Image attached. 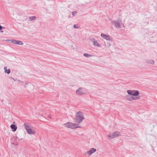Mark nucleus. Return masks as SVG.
I'll return each instance as SVG.
<instances>
[{"instance_id":"nucleus-13","label":"nucleus","mask_w":157,"mask_h":157,"mask_svg":"<svg viewBox=\"0 0 157 157\" xmlns=\"http://www.w3.org/2000/svg\"><path fill=\"white\" fill-rule=\"evenodd\" d=\"M27 133L29 134H33L34 135L35 133V131L34 130H33L30 129V130H28V131H27Z\"/></svg>"},{"instance_id":"nucleus-14","label":"nucleus","mask_w":157,"mask_h":157,"mask_svg":"<svg viewBox=\"0 0 157 157\" xmlns=\"http://www.w3.org/2000/svg\"><path fill=\"white\" fill-rule=\"evenodd\" d=\"M10 127L13 131H15L17 129V127L14 124H11L10 125Z\"/></svg>"},{"instance_id":"nucleus-19","label":"nucleus","mask_w":157,"mask_h":157,"mask_svg":"<svg viewBox=\"0 0 157 157\" xmlns=\"http://www.w3.org/2000/svg\"><path fill=\"white\" fill-rule=\"evenodd\" d=\"M83 56L86 57H91L92 56L91 55H90L87 53H84L83 54Z\"/></svg>"},{"instance_id":"nucleus-9","label":"nucleus","mask_w":157,"mask_h":157,"mask_svg":"<svg viewBox=\"0 0 157 157\" xmlns=\"http://www.w3.org/2000/svg\"><path fill=\"white\" fill-rule=\"evenodd\" d=\"M24 126L25 129L26 131H28V130H30L31 127L30 126L29 124L28 123H24Z\"/></svg>"},{"instance_id":"nucleus-12","label":"nucleus","mask_w":157,"mask_h":157,"mask_svg":"<svg viewBox=\"0 0 157 157\" xmlns=\"http://www.w3.org/2000/svg\"><path fill=\"white\" fill-rule=\"evenodd\" d=\"M7 41L9 42L10 43H12L14 44H17V40L14 39H10L7 40H6Z\"/></svg>"},{"instance_id":"nucleus-11","label":"nucleus","mask_w":157,"mask_h":157,"mask_svg":"<svg viewBox=\"0 0 157 157\" xmlns=\"http://www.w3.org/2000/svg\"><path fill=\"white\" fill-rule=\"evenodd\" d=\"M101 36L102 38L106 39V40H110V38L109 36L105 34L102 33L101 34Z\"/></svg>"},{"instance_id":"nucleus-4","label":"nucleus","mask_w":157,"mask_h":157,"mask_svg":"<svg viewBox=\"0 0 157 157\" xmlns=\"http://www.w3.org/2000/svg\"><path fill=\"white\" fill-rule=\"evenodd\" d=\"M127 92L129 95L134 97L139 96V91L136 90H128Z\"/></svg>"},{"instance_id":"nucleus-1","label":"nucleus","mask_w":157,"mask_h":157,"mask_svg":"<svg viewBox=\"0 0 157 157\" xmlns=\"http://www.w3.org/2000/svg\"><path fill=\"white\" fill-rule=\"evenodd\" d=\"M84 119V117L83 115L82 112L78 111L76 113L75 115V122L78 124L80 123Z\"/></svg>"},{"instance_id":"nucleus-21","label":"nucleus","mask_w":157,"mask_h":157,"mask_svg":"<svg viewBox=\"0 0 157 157\" xmlns=\"http://www.w3.org/2000/svg\"><path fill=\"white\" fill-rule=\"evenodd\" d=\"M10 79L11 80H13L14 81H18V80L17 79V78H16V79H14L12 77H10Z\"/></svg>"},{"instance_id":"nucleus-17","label":"nucleus","mask_w":157,"mask_h":157,"mask_svg":"<svg viewBox=\"0 0 157 157\" xmlns=\"http://www.w3.org/2000/svg\"><path fill=\"white\" fill-rule=\"evenodd\" d=\"M16 44L22 45L24 44V43L21 41L17 40Z\"/></svg>"},{"instance_id":"nucleus-10","label":"nucleus","mask_w":157,"mask_h":157,"mask_svg":"<svg viewBox=\"0 0 157 157\" xmlns=\"http://www.w3.org/2000/svg\"><path fill=\"white\" fill-rule=\"evenodd\" d=\"M96 151V149L92 148H91L90 150L87 152V154L89 156L92 153L95 152Z\"/></svg>"},{"instance_id":"nucleus-26","label":"nucleus","mask_w":157,"mask_h":157,"mask_svg":"<svg viewBox=\"0 0 157 157\" xmlns=\"http://www.w3.org/2000/svg\"><path fill=\"white\" fill-rule=\"evenodd\" d=\"M12 144H14V143H12Z\"/></svg>"},{"instance_id":"nucleus-2","label":"nucleus","mask_w":157,"mask_h":157,"mask_svg":"<svg viewBox=\"0 0 157 157\" xmlns=\"http://www.w3.org/2000/svg\"><path fill=\"white\" fill-rule=\"evenodd\" d=\"M63 126L66 127L74 129L78 128H81L80 127L78 126V124L71 122H68L64 124H63Z\"/></svg>"},{"instance_id":"nucleus-22","label":"nucleus","mask_w":157,"mask_h":157,"mask_svg":"<svg viewBox=\"0 0 157 157\" xmlns=\"http://www.w3.org/2000/svg\"><path fill=\"white\" fill-rule=\"evenodd\" d=\"M74 27L75 28H77V29H78L79 28V26H76V25H74Z\"/></svg>"},{"instance_id":"nucleus-18","label":"nucleus","mask_w":157,"mask_h":157,"mask_svg":"<svg viewBox=\"0 0 157 157\" xmlns=\"http://www.w3.org/2000/svg\"><path fill=\"white\" fill-rule=\"evenodd\" d=\"M36 18V17L35 16L30 17L29 18V20L32 21L35 20Z\"/></svg>"},{"instance_id":"nucleus-8","label":"nucleus","mask_w":157,"mask_h":157,"mask_svg":"<svg viewBox=\"0 0 157 157\" xmlns=\"http://www.w3.org/2000/svg\"><path fill=\"white\" fill-rule=\"evenodd\" d=\"M90 40L92 41L94 46H97L98 47H101V46L97 42V41L95 39L93 38L90 39Z\"/></svg>"},{"instance_id":"nucleus-6","label":"nucleus","mask_w":157,"mask_h":157,"mask_svg":"<svg viewBox=\"0 0 157 157\" xmlns=\"http://www.w3.org/2000/svg\"><path fill=\"white\" fill-rule=\"evenodd\" d=\"M121 135L120 132H115L113 133L108 135L107 136H108L110 137L111 138L113 139Z\"/></svg>"},{"instance_id":"nucleus-3","label":"nucleus","mask_w":157,"mask_h":157,"mask_svg":"<svg viewBox=\"0 0 157 157\" xmlns=\"http://www.w3.org/2000/svg\"><path fill=\"white\" fill-rule=\"evenodd\" d=\"M111 23L114 25L115 27L118 29L121 28L122 24L121 19L119 18H118L117 20L112 21Z\"/></svg>"},{"instance_id":"nucleus-20","label":"nucleus","mask_w":157,"mask_h":157,"mask_svg":"<svg viewBox=\"0 0 157 157\" xmlns=\"http://www.w3.org/2000/svg\"><path fill=\"white\" fill-rule=\"evenodd\" d=\"M77 13V12H76V11H73V12H72V15L73 16H75V15L76 14V13Z\"/></svg>"},{"instance_id":"nucleus-24","label":"nucleus","mask_w":157,"mask_h":157,"mask_svg":"<svg viewBox=\"0 0 157 157\" xmlns=\"http://www.w3.org/2000/svg\"><path fill=\"white\" fill-rule=\"evenodd\" d=\"M31 85V84H30V83H29V84H28V83H27V84H25V87H27V85Z\"/></svg>"},{"instance_id":"nucleus-5","label":"nucleus","mask_w":157,"mask_h":157,"mask_svg":"<svg viewBox=\"0 0 157 157\" xmlns=\"http://www.w3.org/2000/svg\"><path fill=\"white\" fill-rule=\"evenodd\" d=\"M140 96L134 97L131 95H128L126 96L127 99L128 101L135 100L140 99Z\"/></svg>"},{"instance_id":"nucleus-23","label":"nucleus","mask_w":157,"mask_h":157,"mask_svg":"<svg viewBox=\"0 0 157 157\" xmlns=\"http://www.w3.org/2000/svg\"><path fill=\"white\" fill-rule=\"evenodd\" d=\"M5 28L4 27H2L1 25H0V30H1L2 29H5Z\"/></svg>"},{"instance_id":"nucleus-15","label":"nucleus","mask_w":157,"mask_h":157,"mask_svg":"<svg viewBox=\"0 0 157 157\" xmlns=\"http://www.w3.org/2000/svg\"><path fill=\"white\" fill-rule=\"evenodd\" d=\"M146 62L147 63L151 64H154V61L152 59L150 60H147L146 61Z\"/></svg>"},{"instance_id":"nucleus-16","label":"nucleus","mask_w":157,"mask_h":157,"mask_svg":"<svg viewBox=\"0 0 157 157\" xmlns=\"http://www.w3.org/2000/svg\"><path fill=\"white\" fill-rule=\"evenodd\" d=\"M7 67H4V69L5 70V72L6 73H7L8 74H9L10 72V69H8V70L7 69Z\"/></svg>"},{"instance_id":"nucleus-7","label":"nucleus","mask_w":157,"mask_h":157,"mask_svg":"<svg viewBox=\"0 0 157 157\" xmlns=\"http://www.w3.org/2000/svg\"><path fill=\"white\" fill-rule=\"evenodd\" d=\"M76 94L78 95H82L86 94V92L83 89H78L76 91Z\"/></svg>"},{"instance_id":"nucleus-25","label":"nucleus","mask_w":157,"mask_h":157,"mask_svg":"<svg viewBox=\"0 0 157 157\" xmlns=\"http://www.w3.org/2000/svg\"><path fill=\"white\" fill-rule=\"evenodd\" d=\"M1 32L2 33H3V31H2V30H1Z\"/></svg>"}]
</instances>
